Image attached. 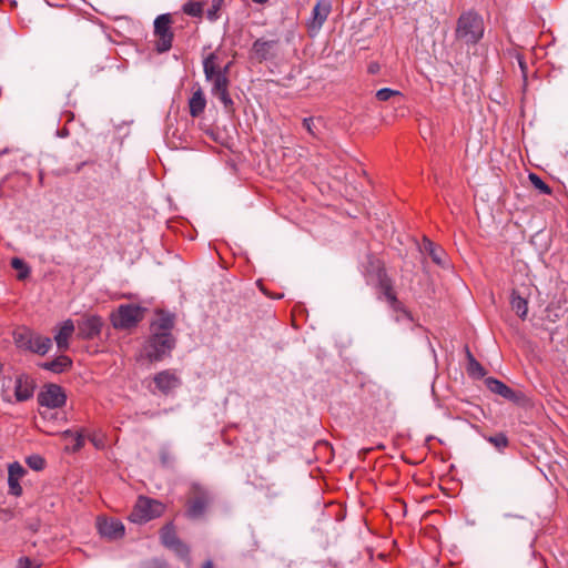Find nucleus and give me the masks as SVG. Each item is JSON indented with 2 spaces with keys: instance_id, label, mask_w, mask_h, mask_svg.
<instances>
[{
  "instance_id": "nucleus-1",
  "label": "nucleus",
  "mask_w": 568,
  "mask_h": 568,
  "mask_svg": "<svg viewBox=\"0 0 568 568\" xmlns=\"http://www.w3.org/2000/svg\"><path fill=\"white\" fill-rule=\"evenodd\" d=\"M174 327V316L169 313H159L156 318L151 323V336L149 338V347L153 351V355H165L174 348L175 338L172 334ZM146 355H152L148 353Z\"/></svg>"
},
{
  "instance_id": "nucleus-2",
  "label": "nucleus",
  "mask_w": 568,
  "mask_h": 568,
  "mask_svg": "<svg viewBox=\"0 0 568 568\" xmlns=\"http://www.w3.org/2000/svg\"><path fill=\"white\" fill-rule=\"evenodd\" d=\"M485 33L483 17L476 11L469 10L460 14L457 27L456 38L465 44H476Z\"/></svg>"
},
{
  "instance_id": "nucleus-3",
  "label": "nucleus",
  "mask_w": 568,
  "mask_h": 568,
  "mask_svg": "<svg viewBox=\"0 0 568 568\" xmlns=\"http://www.w3.org/2000/svg\"><path fill=\"white\" fill-rule=\"evenodd\" d=\"M14 342L20 349L28 351L37 355H45L52 345V339L50 337L40 335L29 328H21L16 332Z\"/></svg>"
},
{
  "instance_id": "nucleus-4",
  "label": "nucleus",
  "mask_w": 568,
  "mask_h": 568,
  "mask_svg": "<svg viewBox=\"0 0 568 568\" xmlns=\"http://www.w3.org/2000/svg\"><path fill=\"white\" fill-rule=\"evenodd\" d=\"M145 308L134 304H122L111 313V322L116 329H131L144 317Z\"/></svg>"
},
{
  "instance_id": "nucleus-5",
  "label": "nucleus",
  "mask_w": 568,
  "mask_h": 568,
  "mask_svg": "<svg viewBox=\"0 0 568 568\" xmlns=\"http://www.w3.org/2000/svg\"><path fill=\"white\" fill-rule=\"evenodd\" d=\"M164 510L165 506L161 501L140 496L135 501L129 519L135 524L148 523L154 518L160 517Z\"/></svg>"
},
{
  "instance_id": "nucleus-6",
  "label": "nucleus",
  "mask_w": 568,
  "mask_h": 568,
  "mask_svg": "<svg viewBox=\"0 0 568 568\" xmlns=\"http://www.w3.org/2000/svg\"><path fill=\"white\" fill-rule=\"evenodd\" d=\"M211 500L212 497L204 487L199 484H192L186 504V516L192 519L202 517Z\"/></svg>"
},
{
  "instance_id": "nucleus-7",
  "label": "nucleus",
  "mask_w": 568,
  "mask_h": 568,
  "mask_svg": "<svg viewBox=\"0 0 568 568\" xmlns=\"http://www.w3.org/2000/svg\"><path fill=\"white\" fill-rule=\"evenodd\" d=\"M171 19L169 14L158 16L154 20V32L158 37L155 43L159 52L169 51L172 45V33L170 31Z\"/></svg>"
},
{
  "instance_id": "nucleus-8",
  "label": "nucleus",
  "mask_w": 568,
  "mask_h": 568,
  "mask_svg": "<svg viewBox=\"0 0 568 568\" xmlns=\"http://www.w3.org/2000/svg\"><path fill=\"white\" fill-rule=\"evenodd\" d=\"M332 10L331 0H317L312 10V16L307 21L308 32L312 37L316 36L322 29Z\"/></svg>"
},
{
  "instance_id": "nucleus-9",
  "label": "nucleus",
  "mask_w": 568,
  "mask_h": 568,
  "mask_svg": "<svg viewBox=\"0 0 568 568\" xmlns=\"http://www.w3.org/2000/svg\"><path fill=\"white\" fill-rule=\"evenodd\" d=\"M38 402L41 406L47 408H59L65 404L67 396L62 387L50 384L39 393Z\"/></svg>"
},
{
  "instance_id": "nucleus-10",
  "label": "nucleus",
  "mask_w": 568,
  "mask_h": 568,
  "mask_svg": "<svg viewBox=\"0 0 568 568\" xmlns=\"http://www.w3.org/2000/svg\"><path fill=\"white\" fill-rule=\"evenodd\" d=\"M206 81L212 84V95L219 99L226 110L231 109L233 106V100L229 93L230 80L229 77L225 75V72L217 73Z\"/></svg>"
},
{
  "instance_id": "nucleus-11",
  "label": "nucleus",
  "mask_w": 568,
  "mask_h": 568,
  "mask_svg": "<svg viewBox=\"0 0 568 568\" xmlns=\"http://www.w3.org/2000/svg\"><path fill=\"white\" fill-rule=\"evenodd\" d=\"M162 544L180 556H186L189 548L178 538L173 524L165 525L160 531Z\"/></svg>"
},
{
  "instance_id": "nucleus-12",
  "label": "nucleus",
  "mask_w": 568,
  "mask_h": 568,
  "mask_svg": "<svg viewBox=\"0 0 568 568\" xmlns=\"http://www.w3.org/2000/svg\"><path fill=\"white\" fill-rule=\"evenodd\" d=\"M98 529L101 536L114 540L124 536V525L114 518H102L98 520Z\"/></svg>"
},
{
  "instance_id": "nucleus-13",
  "label": "nucleus",
  "mask_w": 568,
  "mask_h": 568,
  "mask_svg": "<svg viewBox=\"0 0 568 568\" xmlns=\"http://www.w3.org/2000/svg\"><path fill=\"white\" fill-rule=\"evenodd\" d=\"M75 331V324L72 320H65L57 325L54 331V342L59 351L64 352L69 347V339L72 337Z\"/></svg>"
},
{
  "instance_id": "nucleus-14",
  "label": "nucleus",
  "mask_w": 568,
  "mask_h": 568,
  "mask_svg": "<svg viewBox=\"0 0 568 568\" xmlns=\"http://www.w3.org/2000/svg\"><path fill=\"white\" fill-rule=\"evenodd\" d=\"M158 389L163 394H169L181 385V379L173 371H163L153 378Z\"/></svg>"
},
{
  "instance_id": "nucleus-15",
  "label": "nucleus",
  "mask_w": 568,
  "mask_h": 568,
  "mask_svg": "<svg viewBox=\"0 0 568 568\" xmlns=\"http://www.w3.org/2000/svg\"><path fill=\"white\" fill-rule=\"evenodd\" d=\"M79 335L91 338L98 335L102 328V318L98 315H89L77 324Z\"/></svg>"
},
{
  "instance_id": "nucleus-16",
  "label": "nucleus",
  "mask_w": 568,
  "mask_h": 568,
  "mask_svg": "<svg viewBox=\"0 0 568 568\" xmlns=\"http://www.w3.org/2000/svg\"><path fill=\"white\" fill-rule=\"evenodd\" d=\"M34 390L33 381L27 375H20L16 379L14 395L19 402L27 400L32 397Z\"/></svg>"
},
{
  "instance_id": "nucleus-17",
  "label": "nucleus",
  "mask_w": 568,
  "mask_h": 568,
  "mask_svg": "<svg viewBox=\"0 0 568 568\" xmlns=\"http://www.w3.org/2000/svg\"><path fill=\"white\" fill-rule=\"evenodd\" d=\"M38 366L54 374L63 373L71 368V357H49L38 363Z\"/></svg>"
},
{
  "instance_id": "nucleus-18",
  "label": "nucleus",
  "mask_w": 568,
  "mask_h": 568,
  "mask_svg": "<svg viewBox=\"0 0 568 568\" xmlns=\"http://www.w3.org/2000/svg\"><path fill=\"white\" fill-rule=\"evenodd\" d=\"M485 384L490 392L501 396L505 399L510 402H516L518 399L517 394L510 387L496 378L488 377L485 379Z\"/></svg>"
},
{
  "instance_id": "nucleus-19",
  "label": "nucleus",
  "mask_w": 568,
  "mask_h": 568,
  "mask_svg": "<svg viewBox=\"0 0 568 568\" xmlns=\"http://www.w3.org/2000/svg\"><path fill=\"white\" fill-rule=\"evenodd\" d=\"M206 106V99L201 88H197L189 100L190 114L193 118L200 116Z\"/></svg>"
},
{
  "instance_id": "nucleus-20",
  "label": "nucleus",
  "mask_w": 568,
  "mask_h": 568,
  "mask_svg": "<svg viewBox=\"0 0 568 568\" xmlns=\"http://www.w3.org/2000/svg\"><path fill=\"white\" fill-rule=\"evenodd\" d=\"M510 305H511V308L516 312V314L520 318H523V320L526 318L527 313H528V302L526 298L520 296L516 291L511 292Z\"/></svg>"
},
{
  "instance_id": "nucleus-21",
  "label": "nucleus",
  "mask_w": 568,
  "mask_h": 568,
  "mask_svg": "<svg viewBox=\"0 0 568 568\" xmlns=\"http://www.w3.org/2000/svg\"><path fill=\"white\" fill-rule=\"evenodd\" d=\"M203 71L205 75V80L212 79L220 72V67L217 64V57L215 53H210L203 60Z\"/></svg>"
},
{
  "instance_id": "nucleus-22",
  "label": "nucleus",
  "mask_w": 568,
  "mask_h": 568,
  "mask_svg": "<svg viewBox=\"0 0 568 568\" xmlns=\"http://www.w3.org/2000/svg\"><path fill=\"white\" fill-rule=\"evenodd\" d=\"M424 250L429 254V256L436 264H438V265L445 264V261H444L445 253L443 252L442 248L436 247L432 241H429V240L424 241Z\"/></svg>"
},
{
  "instance_id": "nucleus-23",
  "label": "nucleus",
  "mask_w": 568,
  "mask_h": 568,
  "mask_svg": "<svg viewBox=\"0 0 568 568\" xmlns=\"http://www.w3.org/2000/svg\"><path fill=\"white\" fill-rule=\"evenodd\" d=\"M467 373L470 377L479 379L486 375V369L475 357H468Z\"/></svg>"
},
{
  "instance_id": "nucleus-24",
  "label": "nucleus",
  "mask_w": 568,
  "mask_h": 568,
  "mask_svg": "<svg viewBox=\"0 0 568 568\" xmlns=\"http://www.w3.org/2000/svg\"><path fill=\"white\" fill-rule=\"evenodd\" d=\"M271 47L272 42L270 41L256 40L253 43V52L258 59L265 60L268 55Z\"/></svg>"
},
{
  "instance_id": "nucleus-25",
  "label": "nucleus",
  "mask_w": 568,
  "mask_h": 568,
  "mask_svg": "<svg viewBox=\"0 0 568 568\" xmlns=\"http://www.w3.org/2000/svg\"><path fill=\"white\" fill-rule=\"evenodd\" d=\"M11 266L14 270L19 271V274H18L19 280H23L29 276L30 268L26 265V263L21 258L13 257L11 260Z\"/></svg>"
},
{
  "instance_id": "nucleus-26",
  "label": "nucleus",
  "mask_w": 568,
  "mask_h": 568,
  "mask_svg": "<svg viewBox=\"0 0 568 568\" xmlns=\"http://www.w3.org/2000/svg\"><path fill=\"white\" fill-rule=\"evenodd\" d=\"M26 474V469L19 464L13 463L9 465L8 478L12 480H20Z\"/></svg>"
},
{
  "instance_id": "nucleus-27",
  "label": "nucleus",
  "mask_w": 568,
  "mask_h": 568,
  "mask_svg": "<svg viewBox=\"0 0 568 568\" xmlns=\"http://www.w3.org/2000/svg\"><path fill=\"white\" fill-rule=\"evenodd\" d=\"M529 180H530L531 184L536 189H538L541 193H544V194H549L550 193V187L537 174L530 173L529 174Z\"/></svg>"
},
{
  "instance_id": "nucleus-28",
  "label": "nucleus",
  "mask_w": 568,
  "mask_h": 568,
  "mask_svg": "<svg viewBox=\"0 0 568 568\" xmlns=\"http://www.w3.org/2000/svg\"><path fill=\"white\" fill-rule=\"evenodd\" d=\"M183 11L192 17H200L202 14L203 8L200 2H187L183 7Z\"/></svg>"
},
{
  "instance_id": "nucleus-29",
  "label": "nucleus",
  "mask_w": 568,
  "mask_h": 568,
  "mask_svg": "<svg viewBox=\"0 0 568 568\" xmlns=\"http://www.w3.org/2000/svg\"><path fill=\"white\" fill-rule=\"evenodd\" d=\"M27 464L33 470H42L45 462L41 456L32 455L27 458Z\"/></svg>"
},
{
  "instance_id": "nucleus-30",
  "label": "nucleus",
  "mask_w": 568,
  "mask_h": 568,
  "mask_svg": "<svg viewBox=\"0 0 568 568\" xmlns=\"http://www.w3.org/2000/svg\"><path fill=\"white\" fill-rule=\"evenodd\" d=\"M399 94H400L399 91H396V90H393L389 88H383L376 92V98L379 101H388L390 98L397 97Z\"/></svg>"
},
{
  "instance_id": "nucleus-31",
  "label": "nucleus",
  "mask_w": 568,
  "mask_h": 568,
  "mask_svg": "<svg viewBox=\"0 0 568 568\" xmlns=\"http://www.w3.org/2000/svg\"><path fill=\"white\" fill-rule=\"evenodd\" d=\"M488 442L491 443L498 449L505 448L508 445V438L504 434H497L488 437Z\"/></svg>"
},
{
  "instance_id": "nucleus-32",
  "label": "nucleus",
  "mask_w": 568,
  "mask_h": 568,
  "mask_svg": "<svg viewBox=\"0 0 568 568\" xmlns=\"http://www.w3.org/2000/svg\"><path fill=\"white\" fill-rule=\"evenodd\" d=\"M222 0H214L211 8L207 10V18L212 21L216 20L217 11L221 9Z\"/></svg>"
},
{
  "instance_id": "nucleus-33",
  "label": "nucleus",
  "mask_w": 568,
  "mask_h": 568,
  "mask_svg": "<svg viewBox=\"0 0 568 568\" xmlns=\"http://www.w3.org/2000/svg\"><path fill=\"white\" fill-rule=\"evenodd\" d=\"M20 480H12L8 478L9 491L14 496H20L22 494V487L20 486Z\"/></svg>"
},
{
  "instance_id": "nucleus-34",
  "label": "nucleus",
  "mask_w": 568,
  "mask_h": 568,
  "mask_svg": "<svg viewBox=\"0 0 568 568\" xmlns=\"http://www.w3.org/2000/svg\"><path fill=\"white\" fill-rule=\"evenodd\" d=\"M303 126L306 129V131L313 135V136H316L317 133H316V128H315V124H314V119L313 118H305L303 120Z\"/></svg>"
},
{
  "instance_id": "nucleus-35",
  "label": "nucleus",
  "mask_w": 568,
  "mask_h": 568,
  "mask_svg": "<svg viewBox=\"0 0 568 568\" xmlns=\"http://www.w3.org/2000/svg\"><path fill=\"white\" fill-rule=\"evenodd\" d=\"M18 568H39V564L24 557L19 560Z\"/></svg>"
},
{
  "instance_id": "nucleus-36",
  "label": "nucleus",
  "mask_w": 568,
  "mask_h": 568,
  "mask_svg": "<svg viewBox=\"0 0 568 568\" xmlns=\"http://www.w3.org/2000/svg\"><path fill=\"white\" fill-rule=\"evenodd\" d=\"M171 455L168 450H162L161 452V462L163 465H169L171 463Z\"/></svg>"
},
{
  "instance_id": "nucleus-37",
  "label": "nucleus",
  "mask_w": 568,
  "mask_h": 568,
  "mask_svg": "<svg viewBox=\"0 0 568 568\" xmlns=\"http://www.w3.org/2000/svg\"><path fill=\"white\" fill-rule=\"evenodd\" d=\"M151 568H168V565L162 560L154 559L151 561Z\"/></svg>"
},
{
  "instance_id": "nucleus-38",
  "label": "nucleus",
  "mask_w": 568,
  "mask_h": 568,
  "mask_svg": "<svg viewBox=\"0 0 568 568\" xmlns=\"http://www.w3.org/2000/svg\"><path fill=\"white\" fill-rule=\"evenodd\" d=\"M84 444V438L81 434H78L77 437H75V449H79L83 446Z\"/></svg>"
},
{
  "instance_id": "nucleus-39",
  "label": "nucleus",
  "mask_w": 568,
  "mask_h": 568,
  "mask_svg": "<svg viewBox=\"0 0 568 568\" xmlns=\"http://www.w3.org/2000/svg\"><path fill=\"white\" fill-rule=\"evenodd\" d=\"M230 67H231V63H227L224 68H220V72H225V75L227 77Z\"/></svg>"
},
{
  "instance_id": "nucleus-40",
  "label": "nucleus",
  "mask_w": 568,
  "mask_h": 568,
  "mask_svg": "<svg viewBox=\"0 0 568 568\" xmlns=\"http://www.w3.org/2000/svg\"><path fill=\"white\" fill-rule=\"evenodd\" d=\"M202 568H213V562L212 560H207L203 564Z\"/></svg>"
},
{
  "instance_id": "nucleus-41",
  "label": "nucleus",
  "mask_w": 568,
  "mask_h": 568,
  "mask_svg": "<svg viewBox=\"0 0 568 568\" xmlns=\"http://www.w3.org/2000/svg\"><path fill=\"white\" fill-rule=\"evenodd\" d=\"M387 297H388V300L390 301L392 304L396 303V298L390 293H387Z\"/></svg>"
},
{
  "instance_id": "nucleus-42",
  "label": "nucleus",
  "mask_w": 568,
  "mask_h": 568,
  "mask_svg": "<svg viewBox=\"0 0 568 568\" xmlns=\"http://www.w3.org/2000/svg\"><path fill=\"white\" fill-rule=\"evenodd\" d=\"M376 68H377L376 65H371V67H369V71H371V72H375V71H376Z\"/></svg>"
},
{
  "instance_id": "nucleus-43",
  "label": "nucleus",
  "mask_w": 568,
  "mask_h": 568,
  "mask_svg": "<svg viewBox=\"0 0 568 568\" xmlns=\"http://www.w3.org/2000/svg\"><path fill=\"white\" fill-rule=\"evenodd\" d=\"M403 315H404L405 317H407L408 320H410V318H409V315H408L406 312H404V313H403Z\"/></svg>"
}]
</instances>
